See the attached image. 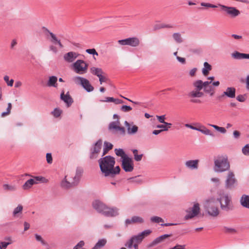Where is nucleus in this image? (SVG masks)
Here are the masks:
<instances>
[{
	"instance_id": "1",
	"label": "nucleus",
	"mask_w": 249,
	"mask_h": 249,
	"mask_svg": "<svg viewBox=\"0 0 249 249\" xmlns=\"http://www.w3.org/2000/svg\"><path fill=\"white\" fill-rule=\"evenodd\" d=\"M98 162L101 171L105 176H113L119 174L120 168L119 166L114 167L115 160L113 157L111 156H105L101 158Z\"/></svg>"
},
{
	"instance_id": "2",
	"label": "nucleus",
	"mask_w": 249,
	"mask_h": 249,
	"mask_svg": "<svg viewBox=\"0 0 249 249\" xmlns=\"http://www.w3.org/2000/svg\"><path fill=\"white\" fill-rule=\"evenodd\" d=\"M93 208L99 213L106 216L113 217L119 214V210L116 208H108L99 200H95L92 202Z\"/></svg>"
},
{
	"instance_id": "3",
	"label": "nucleus",
	"mask_w": 249,
	"mask_h": 249,
	"mask_svg": "<svg viewBox=\"0 0 249 249\" xmlns=\"http://www.w3.org/2000/svg\"><path fill=\"white\" fill-rule=\"evenodd\" d=\"M217 200L220 203V208L222 210L228 212L233 209L231 198L228 193L224 191H220L218 193Z\"/></svg>"
},
{
	"instance_id": "4",
	"label": "nucleus",
	"mask_w": 249,
	"mask_h": 249,
	"mask_svg": "<svg viewBox=\"0 0 249 249\" xmlns=\"http://www.w3.org/2000/svg\"><path fill=\"white\" fill-rule=\"evenodd\" d=\"M204 207L208 214L211 216L216 217L219 213V209L216 205V199L213 197L205 200Z\"/></svg>"
},
{
	"instance_id": "5",
	"label": "nucleus",
	"mask_w": 249,
	"mask_h": 249,
	"mask_svg": "<svg viewBox=\"0 0 249 249\" xmlns=\"http://www.w3.org/2000/svg\"><path fill=\"white\" fill-rule=\"evenodd\" d=\"M152 232L150 230H146L140 233L138 235L133 236L125 243V246L129 249L132 248L133 243L140 244L142 240Z\"/></svg>"
},
{
	"instance_id": "6",
	"label": "nucleus",
	"mask_w": 249,
	"mask_h": 249,
	"mask_svg": "<svg viewBox=\"0 0 249 249\" xmlns=\"http://www.w3.org/2000/svg\"><path fill=\"white\" fill-rule=\"evenodd\" d=\"M80 178V174L77 172L73 177L66 176L65 178L62 181L61 186L62 187L68 189L77 185Z\"/></svg>"
},
{
	"instance_id": "7",
	"label": "nucleus",
	"mask_w": 249,
	"mask_h": 249,
	"mask_svg": "<svg viewBox=\"0 0 249 249\" xmlns=\"http://www.w3.org/2000/svg\"><path fill=\"white\" fill-rule=\"evenodd\" d=\"M194 89L188 93V96L189 98H200L203 96L204 93L201 90L203 89L202 86V81L197 80L194 81L193 83Z\"/></svg>"
},
{
	"instance_id": "8",
	"label": "nucleus",
	"mask_w": 249,
	"mask_h": 249,
	"mask_svg": "<svg viewBox=\"0 0 249 249\" xmlns=\"http://www.w3.org/2000/svg\"><path fill=\"white\" fill-rule=\"evenodd\" d=\"M230 168V164L227 158L218 157L214 161V170L216 172H223Z\"/></svg>"
},
{
	"instance_id": "9",
	"label": "nucleus",
	"mask_w": 249,
	"mask_h": 249,
	"mask_svg": "<svg viewBox=\"0 0 249 249\" xmlns=\"http://www.w3.org/2000/svg\"><path fill=\"white\" fill-rule=\"evenodd\" d=\"M73 80L76 84L81 85L88 92H91L94 90L93 87L85 78L75 76L73 78Z\"/></svg>"
},
{
	"instance_id": "10",
	"label": "nucleus",
	"mask_w": 249,
	"mask_h": 249,
	"mask_svg": "<svg viewBox=\"0 0 249 249\" xmlns=\"http://www.w3.org/2000/svg\"><path fill=\"white\" fill-rule=\"evenodd\" d=\"M88 65L83 60H77L72 64V69L75 72L83 74L87 72Z\"/></svg>"
},
{
	"instance_id": "11",
	"label": "nucleus",
	"mask_w": 249,
	"mask_h": 249,
	"mask_svg": "<svg viewBox=\"0 0 249 249\" xmlns=\"http://www.w3.org/2000/svg\"><path fill=\"white\" fill-rule=\"evenodd\" d=\"M218 6L231 18H234L240 14V11L234 7L228 6L220 4H218Z\"/></svg>"
},
{
	"instance_id": "12",
	"label": "nucleus",
	"mask_w": 249,
	"mask_h": 249,
	"mask_svg": "<svg viewBox=\"0 0 249 249\" xmlns=\"http://www.w3.org/2000/svg\"><path fill=\"white\" fill-rule=\"evenodd\" d=\"M120 122L117 120L116 121H113L109 123L108 125V130L112 132H119L121 135L124 136L126 131L124 127L120 126Z\"/></svg>"
},
{
	"instance_id": "13",
	"label": "nucleus",
	"mask_w": 249,
	"mask_h": 249,
	"mask_svg": "<svg viewBox=\"0 0 249 249\" xmlns=\"http://www.w3.org/2000/svg\"><path fill=\"white\" fill-rule=\"evenodd\" d=\"M237 184V181L235 178L234 173L232 172H229L225 181V187L227 189H231L234 188Z\"/></svg>"
},
{
	"instance_id": "14",
	"label": "nucleus",
	"mask_w": 249,
	"mask_h": 249,
	"mask_svg": "<svg viewBox=\"0 0 249 249\" xmlns=\"http://www.w3.org/2000/svg\"><path fill=\"white\" fill-rule=\"evenodd\" d=\"M118 43L121 45H129L135 47L139 45L140 40L136 37H129L124 39L119 40Z\"/></svg>"
},
{
	"instance_id": "15",
	"label": "nucleus",
	"mask_w": 249,
	"mask_h": 249,
	"mask_svg": "<svg viewBox=\"0 0 249 249\" xmlns=\"http://www.w3.org/2000/svg\"><path fill=\"white\" fill-rule=\"evenodd\" d=\"M200 212L199 205L195 203L193 207L187 211V214L185 216L186 220L192 219L196 216Z\"/></svg>"
},
{
	"instance_id": "16",
	"label": "nucleus",
	"mask_w": 249,
	"mask_h": 249,
	"mask_svg": "<svg viewBox=\"0 0 249 249\" xmlns=\"http://www.w3.org/2000/svg\"><path fill=\"white\" fill-rule=\"evenodd\" d=\"M122 166L123 169L126 172H131L134 169L133 160L129 157L122 160Z\"/></svg>"
},
{
	"instance_id": "17",
	"label": "nucleus",
	"mask_w": 249,
	"mask_h": 249,
	"mask_svg": "<svg viewBox=\"0 0 249 249\" xmlns=\"http://www.w3.org/2000/svg\"><path fill=\"white\" fill-rule=\"evenodd\" d=\"M102 145V141L101 140H98L94 145L93 148L90 149V158L94 159L97 158L100 152Z\"/></svg>"
},
{
	"instance_id": "18",
	"label": "nucleus",
	"mask_w": 249,
	"mask_h": 249,
	"mask_svg": "<svg viewBox=\"0 0 249 249\" xmlns=\"http://www.w3.org/2000/svg\"><path fill=\"white\" fill-rule=\"evenodd\" d=\"M124 124L126 128L127 133L128 135H134L138 131V127L134 124L133 122L129 123L125 121Z\"/></svg>"
},
{
	"instance_id": "19",
	"label": "nucleus",
	"mask_w": 249,
	"mask_h": 249,
	"mask_svg": "<svg viewBox=\"0 0 249 249\" xmlns=\"http://www.w3.org/2000/svg\"><path fill=\"white\" fill-rule=\"evenodd\" d=\"M199 160H186L185 163V167L191 170H197L198 168Z\"/></svg>"
},
{
	"instance_id": "20",
	"label": "nucleus",
	"mask_w": 249,
	"mask_h": 249,
	"mask_svg": "<svg viewBox=\"0 0 249 249\" xmlns=\"http://www.w3.org/2000/svg\"><path fill=\"white\" fill-rule=\"evenodd\" d=\"M45 31L46 32V35L47 36V34H48L50 36V41L54 44H58L60 48H62L63 47V45L62 44L61 41L60 39H58L55 35H54L52 32H50L48 29L46 28H43Z\"/></svg>"
},
{
	"instance_id": "21",
	"label": "nucleus",
	"mask_w": 249,
	"mask_h": 249,
	"mask_svg": "<svg viewBox=\"0 0 249 249\" xmlns=\"http://www.w3.org/2000/svg\"><path fill=\"white\" fill-rule=\"evenodd\" d=\"M235 93H236V89L234 87H228L225 91H224L222 95H221V97L223 98L224 97H227L229 98H234L235 97Z\"/></svg>"
},
{
	"instance_id": "22",
	"label": "nucleus",
	"mask_w": 249,
	"mask_h": 249,
	"mask_svg": "<svg viewBox=\"0 0 249 249\" xmlns=\"http://www.w3.org/2000/svg\"><path fill=\"white\" fill-rule=\"evenodd\" d=\"M79 54L74 52H70L64 55V59L68 63L73 62L78 56Z\"/></svg>"
},
{
	"instance_id": "23",
	"label": "nucleus",
	"mask_w": 249,
	"mask_h": 249,
	"mask_svg": "<svg viewBox=\"0 0 249 249\" xmlns=\"http://www.w3.org/2000/svg\"><path fill=\"white\" fill-rule=\"evenodd\" d=\"M60 99L66 104L68 107L71 106L73 103V99L70 96L69 92H67V93L65 94L64 91H62L60 94Z\"/></svg>"
},
{
	"instance_id": "24",
	"label": "nucleus",
	"mask_w": 249,
	"mask_h": 249,
	"mask_svg": "<svg viewBox=\"0 0 249 249\" xmlns=\"http://www.w3.org/2000/svg\"><path fill=\"white\" fill-rule=\"evenodd\" d=\"M170 236H171V235L167 234L162 235L156 238L152 243H151L149 245L148 247H152L156 245V244H158L160 243L161 242L163 241V240H164L165 239H166L167 237H169Z\"/></svg>"
},
{
	"instance_id": "25",
	"label": "nucleus",
	"mask_w": 249,
	"mask_h": 249,
	"mask_svg": "<svg viewBox=\"0 0 249 249\" xmlns=\"http://www.w3.org/2000/svg\"><path fill=\"white\" fill-rule=\"evenodd\" d=\"M57 78L55 76H51L49 77L47 85L49 87H57L58 84L57 83Z\"/></svg>"
},
{
	"instance_id": "26",
	"label": "nucleus",
	"mask_w": 249,
	"mask_h": 249,
	"mask_svg": "<svg viewBox=\"0 0 249 249\" xmlns=\"http://www.w3.org/2000/svg\"><path fill=\"white\" fill-rule=\"evenodd\" d=\"M143 222V219L139 216H134L131 219H127L125 220L126 225L134 223H142Z\"/></svg>"
},
{
	"instance_id": "27",
	"label": "nucleus",
	"mask_w": 249,
	"mask_h": 249,
	"mask_svg": "<svg viewBox=\"0 0 249 249\" xmlns=\"http://www.w3.org/2000/svg\"><path fill=\"white\" fill-rule=\"evenodd\" d=\"M90 72L93 75H96L97 77H101L105 72L103 71L102 69L99 68L92 67L90 69Z\"/></svg>"
},
{
	"instance_id": "28",
	"label": "nucleus",
	"mask_w": 249,
	"mask_h": 249,
	"mask_svg": "<svg viewBox=\"0 0 249 249\" xmlns=\"http://www.w3.org/2000/svg\"><path fill=\"white\" fill-rule=\"evenodd\" d=\"M241 205L249 209V196L244 195L240 200Z\"/></svg>"
},
{
	"instance_id": "29",
	"label": "nucleus",
	"mask_w": 249,
	"mask_h": 249,
	"mask_svg": "<svg viewBox=\"0 0 249 249\" xmlns=\"http://www.w3.org/2000/svg\"><path fill=\"white\" fill-rule=\"evenodd\" d=\"M34 184H36V182L34 181L33 178H31L25 182L22 187L24 190H27L31 188Z\"/></svg>"
},
{
	"instance_id": "30",
	"label": "nucleus",
	"mask_w": 249,
	"mask_h": 249,
	"mask_svg": "<svg viewBox=\"0 0 249 249\" xmlns=\"http://www.w3.org/2000/svg\"><path fill=\"white\" fill-rule=\"evenodd\" d=\"M107 243V240L103 238L98 240L94 247L92 249H100L103 247Z\"/></svg>"
},
{
	"instance_id": "31",
	"label": "nucleus",
	"mask_w": 249,
	"mask_h": 249,
	"mask_svg": "<svg viewBox=\"0 0 249 249\" xmlns=\"http://www.w3.org/2000/svg\"><path fill=\"white\" fill-rule=\"evenodd\" d=\"M113 148V145L108 142H105L104 144V148L102 156L105 155L109 150Z\"/></svg>"
},
{
	"instance_id": "32",
	"label": "nucleus",
	"mask_w": 249,
	"mask_h": 249,
	"mask_svg": "<svg viewBox=\"0 0 249 249\" xmlns=\"http://www.w3.org/2000/svg\"><path fill=\"white\" fill-rule=\"evenodd\" d=\"M212 70V66L208 62H205L204 63V68L202 69V73L206 76L208 74L209 71Z\"/></svg>"
},
{
	"instance_id": "33",
	"label": "nucleus",
	"mask_w": 249,
	"mask_h": 249,
	"mask_svg": "<svg viewBox=\"0 0 249 249\" xmlns=\"http://www.w3.org/2000/svg\"><path fill=\"white\" fill-rule=\"evenodd\" d=\"M115 152L116 155L121 157L122 160H123L124 158L128 157V156L125 153L123 149L116 148L115 149Z\"/></svg>"
},
{
	"instance_id": "34",
	"label": "nucleus",
	"mask_w": 249,
	"mask_h": 249,
	"mask_svg": "<svg viewBox=\"0 0 249 249\" xmlns=\"http://www.w3.org/2000/svg\"><path fill=\"white\" fill-rule=\"evenodd\" d=\"M197 131L201 132L202 133L206 135H209L212 136H213L212 132L204 126H201L200 127H198V130Z\"/></svg>"
},
{
	"instance_id": "35",
	"label": "nucleus",
	"mask_w": 249,
	"mask_h": 249,
	"mask_svg": "<svg viewBox=\"0 0 249 249\" xmlns=\"http://www.w3.org/2000/svg\"><path fill=\"white\" fill-rule=\"evenodd\" d=\"M35 238L36 239L37 241L40 242L42 245L46 246V249H50L48 244L42 238V237L40 235L37 234H36Z\"/></svg>"
},
{
	"instance_id": "36",
	"label": "nucleus",
	"mask_w": 249,
	"mask_h": 249,
	"mask_svg": "<svg viewBox=\"0 0 249 249\" xmlns=\"http://www.w3.org/2000/svg\"><path fill=\"white\" fill-rule=\"evenodd\" d=\"M23 210V207L21 205L19 204L18 207L15 208L13 212V215L14 217L18 216V214L21 213Z\"/></svg>"
},
{
	"instance_id": "37",
	"label": "nucleus",
	"mask_w": 249,
	"mask_h": 249,
	"mask_svg": "<svg viewBox=\"0 0 249 249\" xmlns=\"http://www.w3.org/2000/svg\"><path fill=\"white\" fill-rule=\"evenodd\" d=\"M231 56L236 59H244V53H241L235 51L231 54Z\"/></svg>"
},
{
	"instance_id": "38",
	"label": "nucleus",
	"mask_w": 249,
	"mask_h": 249,
	"mask_svg": "<svg viewBox=\"0 0 249 249\" xmlns=\"http://www.w3.org/2000/svg\"><path fill=\"white\" fill-rule=\"evenodd\" d=\"M127 180L129 183L136 184H140L142 182V180L140 178L139 176L129 178Z\"/></svg>"
},
{
	"instance_id": "39",
	"label": "nucleus",
	"mask_w": 249,
	"mask_h": 249,
	"mask_svg": "<svg viewBox=\"0 0 249 249\" xmlns=\"http://www.w3.org/2000/svg\"><path fill=\"white\" fill-rule=\"evenodd\" d=\"M173 37L175 41L178 43H180L183 41L181 35L179 33H174L173 34Z\"/></svg>"
},
{
	"instance_id": "40",
	"label": "nucleus",
	"mask_w": 249,
	"mask_h": 249,
	"mask_svg": "<svg viewBox=\"0 0 249 249\" xmlns=\"http://www.w3.org/2000/svg\"><path fill=\"white\" fill-rule=\"evenodd\" d=\"M4 190L7 191H14L16 190V187L14 185L4 184L2 186Z\"/></svg>"
},
{
	"instance_id": "41",
	"label": "nucleus",
	"mask_w": 249,
	"mask_h": 249,
	"mask_svg": "<svg viewBox=\"0 0 249 249\" xmlns=\"http://www.w3.org/2000/svg\"><path fill=\"white\" fill-rule=\"evenodd\" d=\"M34 180L36 182V184L38 183V182H41L43 183H47L48 180L45 178L41 176H36L34 178Z\"/></svg>"
},
{
	"instance_id": "42",
	"label": "nucleus",
	"mask_w": 249,
	"mask_h": 249,
	"mask_svg": "<svg viewBox=\"0 0 249 249\" xmlns=\"http://www.w3.org/2000/svg\"><path fill=\"white\" fill-rule=\"evenodd\" d=\"M132 152L134 154V160L137 161H141L142 159L143 155L142 154L138 155V151L137 149L132 150Z\"/></svg>"
},
{
	"instance_id": "43",
	"label": "nucleus",
	"mask_w": 249,
	"mask_h": 249,
	"mask_svg": "<svg viewBox=\"0 0 249 249\" xmlns=\"http://www.w3.org/2000/svg\"><path fill=\"white\" fill-rule=\"evenodd\" d=\"M209 125L211 126L213 128H214L215 130L217 131L220 132V133L222 134H225L226 133L227 131L225 128L223 127H220L215 124H209Z\"/></svg>"
},
{
	"instance_id": "44",
	"label": "nucleus",
	"mask_w": 249,
	"mask_h": 249,
	"mask_svg": "<svg viewBox=\"0 0 249 249\" xmlns=\"http://www.w3.org/2000/svg\"><path fill=\"white\" fill-rule=\"evenodd\" d=\"M62 113V110L61 109H60L59 108H54L53 111L51 112V114L55 118H57V117H59V116H60V115H61Z\"/></svg>"
},
{
	"instance_id": "45",
	"label": "nucleus",
	"mask_w": 249,
	"mask_h": 249,
	"mask_svg": "<svg viewBox=\"0 0 249 249\" xmlns=\"http://www.w3.org/2000/svg\"><path fill=\"white\" fill-rule=\"evenodd\" d=\"M203 89L206 93H210L211 96H213L214 94V89L211 86L205 87Z\"/></svg>"
},
{
	"instance_id": "46",
	"label": "nucleus",
	"mask_w": 249,
	"mask_h": 249,
	"mask_svg": "<svg viewBox=\"0 0 249 249\" xmlns=\"http://www.w3.org/2000/svg\"><path fill=\"white\" fill-rule=\"evenodd\" d=\"M11 108H12V104H11V103H9L8 104V107L6 109V111L2 112L1 114V116L2 117H4L9 115L10 113Z\"/></svg>"
},
{
	"instance_id": "47",
	"label": "nucleus",
	"mask_w": 249,
	"mask_h": 249,
	"mask_svg": "<svg viewBox=\"0 0 249 249\" xmlns=\"http://www.w3.org/2000/svg\"><path fill=\"white\" fill-rule=\"evenodd\" d=\"M150 220H151V222L156 223H159L160 222H163V220L162 218H161V217L157 216L151 217L150 218Z\"/></svg>"
},
{
	"instance_id": "48",
	"label": "nucleus",
	"mask_w": 249,
	"mask_h": 249,
	"mask_svg": "<svg viewBox=\"0 0 249 249\" xmlns=\"http://www.w3.org/2000/svg\"><path fill=\"white\" fill-rule=\"evenodd\" d=\"M3 79L8 86H13L14 83L13 79H11L10 80H9V77L7 75L4 76Z\"/></svg>"
},
{
	"instance_id": "49",
	"label": "nucleus",
	"mask_w": 249,
	"mask_h": 249,
	"mask_svg": "<svg viewBox=\"0 0 249 249\" xmlns=\"http://www.w3.org/2000/svg\"><path fill=\"white\" fill-rule=\"evenodd\" d=\"M132 107L126 105H123L121 107V110L124 112H127L132 110Z\"/></svg>"
},
{
	"instance_id": "50",
	"label": "nucleus",
	"mask_w": 249,
	"mask_h": 249,
	"mask_svg": "<svg viewBox=\"0 0 249 249\" xmlns=\"http://www.w3.org/2000/svg\"><path fill=\"white\" fill-rule=\"evenodd\" d=\"M200 4L202 6L206 7L208 8H217L218 6V5H215L211 3L205 2H201Z\"/></svg>"
},
{
	"instance_id": "51",
	"label": "nucleus",
	"mask_w": 249,
	"mask_h": 249,
	"mask_svg": "<svg viewBox=\"0 0 249 249\" xmlns=\"http://www.w3.org/2000/svg\"><path fill=\"white\" fill-rule=\"evenodd\" d=\"M242 152L246 156H249V144H246L243 148H242Z\"/></svg>"
},
{
	"instance_id": "52",
	"label": "nucleus",
	"mask_w": 249,
	"mask_h": 249,
	"mask_svg": "<svg viewBox=\"0 0 249 249\" xmlns=\"http://www.w3.org/2000/svg\"><path fill=\"white\" fill-rule=\"evenodd\" d=\"M10 244V242L3 241L0 242V249H6L7 246Z\"/></svg>"
},
{
	"instance_id": "53",
	"label": "nucleus",
	"mask_w": 249,
	"mask_h": 249,
	"mask_svg": "<svg viewBox=\"0 0 249 249\" xmlns=\"http://www.w3.org/2000/svg\"><path fill=\"white\" fill-rule=\"evenodd\" d=\"M236 99L237 101L240 102H244L246 99V94L244 95H239L237 96Z\"/></svg>"
},
{
	"instance_id": "54",
	"label": "nucleus",
	"mask_w": 249,
	"mask_h": 249,
	"mask_svg": "<svg viewBox=\"0 0 249 249\" xmlns=\"http://www.w3.org/2000/svg\"><path fill=\"white\" fill-rule=\"evenodd\" d=\"M156 118H157L159 122L160 123L164 124L166 122H165V115H161V116H156Z\"/></svg>"
},
{
	"instance_id": "55",
	"label": "nucleus",
	"mask_w": 249,
	"mask_h": 249,
	"mask_svg": "<svg viewBox=\"0 0 249 249\" xmlns=\"http://www.w3.org/2000/svg\"><path fill=\"white\" fill-rule=\"evenodd\" d=\"M98 78L100 84H102L103 82H107L108 80V78H107L105 76V73L102 74L101 75V77H99Z\"/></svg>"
},
{
	"instance_id": "56",
	"label": "nucleus",
	"mask_w": 249,
	"mask_h": 249,
	"mask_svg": "<svg viewBox=\"0 0 249 249\" xmlns=\"http://www.w3.org/2000/svg\"><path fill=\"white\" fill-rule=\"evenodd\" d=\"M86 52L90 54L98 55V53L95 49H89L86 50Z\"/></svg>"
},
{
	"instance_id": "57",
	"label": "nucleus",
	"mask_w": 249,
	"mask_h": 249,
	"mask_svg": "<svg viewBox=\"0 0 249 249\" xmlns=\"http://www.w3.org/2000/svg\"><path fill=\"white\" fill-rule=\"evenodd\" d=\"M85 243L83 241H80L74 248L73 249H82L84 246Z\"/></svg>"
},
{
	"instance_id": "58",
	"label": "nucleus",
	"mask_w": 249,
	"mask_h": 249,
	"mask_svg": "<svg viewBox=\"0 0 249 249\" xmlns=\"http://www.w3.org/2000/svg\"><path fill=\"white\" fill-rule=\"evenodd\" d=\"M157 128H160V130H162V132L163 131H168L167 126H165L164 124H158L156 126Z\"/></svg>"
},
{
	"instance_id": "59",
	"label": "nucleus",
	"mask_w": 249,
	"mask_h": 249,
	"mask_svg": "<svg viewBox=\"0 0 249 249\" xmlns=\"http://www.w3.org/2000/svg\"><path fill=\"white\" fill-rule=\"evenodd\" d=\"M186 246L185 245H176L175 247L171 248L169 249H185Z\"/></svg>"
},
{
	"instance_id": "60",
	"label": "nucleus",
	"mask_w": 249,
	"mask_h": 249,
	"mask_svg": "<svg viewBox=\"0 0 249 249\" xmlns=\"http://www.w3.org/2000/svg\"><path fill=\"white\" fill-rule=\"evenodd\" d=\"M46 160L48 163H52L53 161V159L52 154L51 153H47L46 154Z\"/></svg>"
},
{
	"instance_id": "61",
	"label": "nucleus",
	"mask_w": 249,
	"mask_h": 249,
	"mask_svg": "<svg viewBox=\"0 0 249 249\" xmlns=\"http://www.w3.org/2000/svg\"><path fill=\"white\" fill-rule=\"evenodd\" d=\"M173 26L171 24H161L159 28H172Z\"/></svg>"
},
{
	"instance_id": "62",
	"label": "nucleus",
	"mask_w": 249,
	"mask_h": 249,
	"mask_svg": "<svg viewBox=\"0 0 249 249\" xmlns=\"http://www.w3.org/2000/svg\"><path fill=\"white\" fill-rule=\"evenodd\" d=\"M233 137L235 139H238L240 136V133L237 130H235L233 132Z\"/></svg>"
},
{
	"instance_id": "63",
	"label": "nucleus",
	"mask_w": 249,
	"mask_h": 249,
	"mask_svg": "<svg viewBox=\"0 0 249 249\" xmlns=\"http://www.w3.org/2000/svg\"><path fill=\"white\" fill-rule=\"evenodd\" d=\"M197 69L196 68H193L192 70H191L189 71V74L191 76H194L195 75L196 73V72Z\"/></svg>"
},
{
	"instance_id": "64",
	"label": "nucleus",
	"mask_w": 249,
	"mask_h": 249,
	"mask_svg": "<svg viewBox=\"0 0 249 249\" xmlns=\"http://www.w3.org/2000/svg\"><path fill=\"white\" fill-rule=\"evenodd\" d=\"M212 83V81H205V82L202 81V86H203V89H204L205 87H207L208 86H210L209 85L210 84H211Z\"/></svg>"
}]
</instances>
